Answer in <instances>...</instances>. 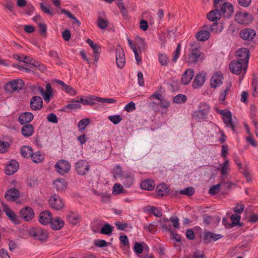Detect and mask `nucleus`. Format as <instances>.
Wrapping results in <instances>:
<instances>
[{
    "label": "nucleus",
    "mask_w": 258,
    "mask_h": 258,
    "mask_svg": "<svg viewBox=\"0 0 258 258\" xmlns=\"http://www.w3.org/2000/svg\"><path fill=\"white\" fill-rule=\"evenodd\" d=\"M50 225L53 230H60L64 226V222L60 218L56 217L52 218Z\"/></svg>",
    "instance_id": "obj_28"
},
{
    "label": "nucleus",
    "mask_w": 258,
    "mask_h": 258,
    "mask_svg": "<svg viewBox=\"0 0 258 258\" xmlns=\"http://www.w3.org/2000/svg\"><path fill=\"white\" fill-rule=\"evenodd\" d=\"M190 53L188 56L189 63H196L204 59V54L201 52L200 47L192 44L189 48Z\"/></svg>",
    "instance_id": "obj_1"
},
{
    "label": "nucleus",
    "mask_w": 258,
    "mask_h": 258,
    "mask_svg": "<svg viewBox=\"0 0 258 258\" xmlns=\"http://www.w3.org/2000/svg\"><path fill=\"white\" fill-rule=\"evenodd\" d=\"M229 161L227 159H225L224 163L220 164V168L218 170L222 177L226 176L230 171Z\"/></svg>",
    "instance_id": "obj_31"
},
{
    "label": "nucleus",
    "mask_w": 258,
    "mask_h": 258,
    "mask_svg": "<svg viewBox=\"0 0 258 258\" xmlns=\"http://www.w3.org/2000/svg\"><path fill=\"white\" fill-rule=\"evenodd\" d=\"M181 44L180 43H178L174 51V55L172 59V61L174 62H176L178 58H179L181 51Z\"/></svg>",
    "instance_id": "obj_58"
},
{
    "label": "nucleus",
    "mask_w": 258,
    "mask_h": 258,
    "mask_svg": "<svg viewBox=\"0 0 258 258\" xmlns=\"http://www.w3.org/2000/svg\"><path fill=\"white\" fill-rule=\"evenodd\" d=\"M141 187L143 189L152 190L154 188L155 183L152 180L146 179L141 183Z\"/></svg>",
    "instance_id": "obj_35"
},
{
    "label": "nucleus",
    "mask_w": 258,
    "mask_h": 258,
    "mask_svg": "<svg viewBox=\"0 0 258 258\" xmlns=\"http://www.w3.org/2000/svg\"><path fill=\"white\" fill-rule=\"evenodd\" d=\"M30 233L36 239L41 241L46 240L48 237L47 232L40 227L33 228Z\"/></svg>",
    "instance_id": "obj_9"
},
{
    "label": "nucleus",
    "mask_w": 258,
    "mask_h": 258,
    "mask_svg": "<svg viewBox=\"0 0 258 258\" xmlns=\"http://www.w3.org/2000/svg\"><path fill=\"white\" fill-rule=\"evenodd\" d=\"M3 209L4 212L6 213L9 219L15 224H18L20 223V220L15 214L14 212L12 211L9 206L6 204H3Z\"/></svg>",
    "instance_id": "obj_14"
},
{
    "label": "nucleus",
    "mask_w": 258,
    "mask_h": 258,
    "mask_svg": "<svg viewBox=\"0 0 258 258\" xmlns=\"http://www.w3.org/2000/svg\"><path fill=\"white\" fill-rule=\"evenodd\" d=\"M108 119L114 124H117L121 121L122 118L120 115H113L109 116Z\"/></svg>",
    "instance_id": "obj_54"
},
{
    "label": "nucleus",
    "mask_w": 258,
    "mask_h": 258,
    "mask_svg": "<svg viewBox=\"0 0 258 258\" xmlns=\"http://www.w3.org/2000/svg\"><path fill=\"white\" fill-rule=\"evenodd\" d=\"M146 210L148 212L152 213L156 217H161L162 215V212L159 208L154 206H148L146 208Z\"/></svg>",
    "instance_id": "obj_40"
},
{
    "label": "nucleus",
    "mask_w": 258,
    "mask_h": 258,
    "mask_svg": "<svg viewBox=\"0 0 258 258\" xmlns=\"http://www.w3.org/2000/svg\"><path fill=\"white\" fill-rule=\"evenodd\" d=\"M223 120L227 127L231 128L234 132H235V123L232 120V114L230 111L225 112L224 116H223Z\"/></svg>",
    "instance_id": "obj_18"
},
{
    "label": "nucleus",
    "mask_w": 258,
    "mask_h": 258,
    "mask_svg": "<svg viewBox=\"0 0 258 258\" xmlns=\"http://www.w3.org/2000/svg\"><path fill=\"white\" fill-rule=\"evenodd\" d=\"M18 162L16 160H11L6 166L5 173L9 175H13L18 170Z\"/></svg>",
    "instance_id": "obj_25"
},
{
    "label": "nucleus",
    "mask_w": 258,
    "mask_h": 258,
    "mask_svg": "<svg viewBox=\"0 0 258 258\" xmlns=\"http://www.w3.org/2000/svg\"><path fill=\"white\" fill-rule=\"evenodd\" d=\"M49 203L51 208L56 210H60L63 208L64 204L58 195L56 194L51 196L49 200Z\"/></svg>",
    "instance_id": "obj_7"
},
{
    "label": "nucleus",
    "mask_w": 258,
    "mask_h": 258,
    "mask_svg": "<svg viewBox=\"0 0 258 258\" xmlns=\"http://www.w3.org/2000/svg\"><path fill=\"white\" fill-rule=\"evenodd\" d=\"M136 45L138 47L137 49L140 52L144 51L147 47V45L146 44L144 39L141 38H139L137 39Z\"/></svg>",
    "instance_id": "obj_46"
},
{
    "label": "nucleus",
    "mask_w": 258,
    "mask_h": 258,
    "mask_svg": "<svg viewBox=\"0 0 258 258\" xmlns=\"http://www.w3.org/2000/svg\"><path fill=\"white\" fill-rule=\"evenodd\" d=\"M194 76V71L191 69H187L182 75L181 83L183 85H187Z\"/></svg>",
    "instance_id": "obj_24"
},
{
    "label": "nucleus",
    "mask_w": 258,
    "mask_h": 258,
    "mask_svg": "<svg viewBox=\"0 0 258 258\" xmlns=\"http://www.w3.org/2000/svg\"><path fill=\"white\" fill-rule=\"evenodd\" d=\"M221 184L220 183L214 185L210 188L209 193L212 195L218 193L220 191Z\"/></svg>",
    "instance_id": "obj_60"
},
{
    "label": "nucleus",
    "mask_w": 258,
    "mask_h": 258,
    "mask_svg": "<svg viewBox=\"0 0 258 258\" xmlns=\"http://www.w3.org/2000/svg\"><path fill=\"white\" fill-rule=\"evenodd\" d=\"M24 85V82L21 79L13 80L6 85V89L11 92L21 90Z\"/></svg>",
    "instance_id": "obj_10"
},
{
    "label": "nucleus",
    "mask_w": 258,
    "mask_h": 258,
    "mask_svg": "<svg viewBox=\"0 0 258 258\" xmlns=\"http://www.w3.org/2000/svg\"><path fill=\"white\" fill-rule=\"evenodd\" d=\"M52 219V215L49 211H44L39 214V222L43 225H47L50 224Z\"/></svg>",
    "instance_id": "obj_17"
},
{
    "label": "nucleus",
    "mask_w": 258,
    "mask_h": 258,
    "mask_svg": "<svg viewBox=\"0 0 258 258\" xmlns=\"http://www.w3.org/2000/svg\"><path fill=\"white\" fill-rule=\"evenodd\" d=\"M71 103L68 104L63 107V110L67 111V109L75 110L80 109L81 105L79 103V100H76L75 99H72Z\"/></svg>",
    "instance_id": "obj_36"
},
{
    "label": "nucleus",
    "mask_w": 258,
    "mask_h": 258,
    "mask_svg": "<svg viewBox=\"0 0 258 258\" xmlns=\"http://www.w3.org/2000/svg\"><path fill=\"white\" fill-rule=\"evenodd\" d=\"M221 238L220 234H215L210 232H206L205 233L204 241L206 243L215 241Z\"/></svg>",
    "instance_id": "obj_32"
},
{
    "label": "nucleus",
    "mask_w": 258,
    "mask_h": 258,
    "mask_svg": "<svg viewBox=\"0 0 258 258\" xmlns=\"http://www.w3.org/2000/svg\"><path fill=\"white\" fill-rule=\"evenodd\" d=\"M30 104L33 110H39L42 107L43 101L40 97L35 96L31 98Z\"/></svg>",
    "instance_id": "obj_16"
},
{
    "label": "nucleus",
    "mask_w": 258,
    "mask_h": 258,
    "mask_svg": "<svg viewBox=\"0 0 258 258\" xmlns=\"http://www.w3.org/2000/svg\"><path fill=\"white\" fill-rule=\"evenodd\" d=\"M221 16L225 18L231 17L234 12L233 6L229 3H225L220 8Z\"/></svg>",
    "instance_id": "obj_12"
},
{
    "label": "nucleus",
    "mask_w": 258,
    "mask_h": 258,
    "mask_svg": "<svg viewBox=\"0 0 258 258\" xmlns=\"http://www.w3.org/2000/svg\"><path fill=\"white\" fill-rule=\"evenodd\" d=\"M235 20L240 24H248L251 21V17L246 12H237L235 16Z\"/></svg>",
    "instance_id": "obj_11"
},
{
    "label": "nucleus",
    "mask_w": 258,
    "mask_h": 258,
    "mask_svg": "<svg viewBox=\"0 0 258 258\" xmlns=\"http://www.w3.org/2000/svg\"><path fill=\"white\" fill-rule=\"evenodd\" d=\"M34 132L33 126L30 124H26L24 125L21 129V133L26 137H30L33 135Z\"/></svg>",
    "instance_id": "obj_33"
},
{
    "label": "nucleus",
    "mask_w": 258,
    "mask_h": 258,
    "mask_svg": "<svg viewBox=\"0 0 258 258\" xmlns=\"http://www.w3.org/2000/svg\"><path fill=\"white\" fill-rule=\"evenodd\" d=\"M210 30L212 32L214 33H220L223 29L222 24H219L217 22L213 23L210 26Z\"/></svg>",
    "instance_id": "obj_42"
},
{
    "label": "nucleus",
    "mask_w": 258,
    "mask_h": 258,
    "mask_svg": "<svg viewBox=\"0 0 258 258\" xmlns=\"http://www.w3.org/2000/svg\"><path fill=\"white\" fill-rule=\"evenodd\" d=\"M69 222L73 224H77L80 220V217L78 214L74 213H71L67 216Z\"/></svg>",
    "instance_id": "obj_41"
},
{
    "label": "nucleus",
    "mask_w": 258,
    "mask_h": 258,
    "mask_svg": "<svg viewBox=\"0 0 258 258\" xmlns=\"http://www.w3.org/2000/svg\"><path fill=\"white\" fill-rule=\"evenodd\" d=\"M121 181L126 187H130L133 183L134 176L131 174H124L120 179Z\"/></svg>",
    "instance_id": "obj_29"
},
{
    "label": "nucleus",
    "mask_w": 258,
    "mask_h": 258,
    "mask_svg": "<svg viewBox=\"0 0 258 258\" xmlns=\"http://www.w3.org/2000/svg\"><path fill=\"white\" fill-rule=\"evenodd\" d=\"M123 192L124 188L120 183H116L114 184L112 191L113 195H118Z\"/></svg>",
    "instance_id": "obj_49"
},
{
    "label": "nucleus",
    "mask_w": 258,
    "mask_h": 258,
    "mask_svg": "<svg viewBox=\"0 0 258 258\" xmlns=\"http://www.w3.org/2000/svg\"><path fill=\"white\" fill-rule=\"evenodd\" d=\"M236 57L237 60H240L248 64L249 57V50L247 48H241L236 51Z\"/></svg>",
    "instance_id": "obj_8"
},
{
    "label": "nucleus",
    "mask_w": 258,
    "mask_h": 258,
    "mask_svg": "<svg viewBox=\"0 0 258 258\" xmlns=\"http://www.w3.org/2000/svg\"><path fill=\"white\" fill-rule=\"evenodd\" d=\"M94 244L99 247H103L107 246V242L102 239H97L94 242Z\"/></svg>",
    "instance_id": "obj_63"
},
{
    "label": "nucleus",
    "mask_w": 258,
    "mask_h": 258,
    "mask_svg": "<svg viewBox=\"0 0 258 258\" xmlns=\"http://www.w3.org/2000/svg\"><path fill=\"white\" fill-rule=\"evenodd\" d=\"M210 110L208 104L201 102L199 104V109L193 113V118L197 121H200L207 118V114Z\"/></svg>",
    "instance_id": "obj_2"
},
{
    "label": "nucleus",
    "mask_w": 258,
    "mask_h": 258,
    "mask_svg": "<svg viewBox=\"0 0 258 258\" xmlns=\"http://www.w3.org/2000/svg\"><path fill=\"white\" fill-rule=\"evenodd\" d=\"M87 43L93 50V52L100 51V46L97 43H94L90 39H88L86 41Z\"/></svg>",
    "instance_id": "obj_57"
},
{
    "label": "nucleus",
    "mask_w": 258,
    "mask_h": 258,
    "mask_svg": "<svg viewBox=\"0 0 258 258\" xmlns=\"http://www.w3.org/2000/svg\"><path fill=\"white\" fill-rule=\"evenodd\" d=\"M95 100L97 101L100 102H101V103H114L117 102V101L114 99L101 98V97H95Z\"/></svg>",
    "instance_id": "obj_53"
},
{
    "label": "nucleus",
    "mask_w": 258,
    "mask_h": 258,
    "mask_svg": "<svg viewBox=\"0 0 258 258\" xmlns=\"http://www.w3.org/2000/svg\"><path fill=\"white\" fill-rule=\"evenodd\" d=\"M64 91L67 93L71 95H76L77 94V91L75 90L72 87L68 85L64 86V88L62 89Z\"/></svg>",
    "instance_id": "obj_59"
},
{
    "label": "nucleus",
    "mask_w": 258,
    "mask_h": 258,
    "mask_svg": "<svg viewBox=\"0 0 258 258\" xmlns=\"http://www.w3.org/2000/svg\"><path fill=\"white\" fill-rule=\"evenodd\" d=\"M95 97L91 96L89 97V100L86 98L81 97L80 99L79 100V103L81 102L84 105H90L93 103V101L95 100Z\"/></svg>",
    "instance_id": "obj_56"
},
{
    "label": "nucleus",
    "mask_w": 258,
    "mask_h": 258,
    "mask_svg": "<svg viewBox=\"0 0 258 258\" xmlns=\"http://www.w3.org/2000/svg\"><path fill=\"white\" fill-rule=\"evenodd\" d=\"M89 163L86 160H79L75 164V170L80 175H86L90 170Z\"/></svg>",
    "instance_id": "obj_5"
},
{
    "label": "nucleus",
    "mask_w": 258,
    "mask_h": 258,
    "mask_svg": "<svg viewBox=\"0 0 258 258\" xmlns=\"http://www.w3.org/2000/svg\"><path fill=\"white\" fill-rule=\"evenodd\" d=\"M113 228L109 224H105L101 229L100 233L101 234L109 235L111 234Z\"/></svg>",
    "instance_id": "obj_47"
},
{
    "label": "nucleus",
    "mask_w": 258,
    "mask_h": 258,
    "mask_svg": "<svg viewBox=\"0 0 258 258\" xmlns=\"http://www.w3.org/2000/svg\"><path fill=\"white\" fill-rule=\"evenodd\" d=\"M54 170L59 175H64L68 174L71 168L70 163L67 160L60 159L58 160L54 166Z\"/></svg>",
    "instance_id": "obj_4"
},
{
    "label": "nucleus",
    "mask_w": 258,
    "mask_h": 258,
    "mask_svg": "<svg viewBox=\"0 0 258 258\" xmlns=\"http://www.w3.org/2000/svg\"><path fill=\"white\" fill-rule=\"evenodd\" d=\"M205 81V73L201 72L197 75L192 83V87L195 89L198 88L203 85Z\"/></svg>",
    "instance_id": "obj_23"
},
{
    "label": "nucleus",
    "mask_w": 258,
    "mask_h": 258,
    "mask_svg": "<svg viewBox=\"0 0 258 258\" xmlns=\"http://www.w3.org/2000/svg\"><path fill=\"white\" fill-rule=\"evenodd\" d=\"M116 63L118 68H123L125 62V54L122 48L118 45L115 49Z\"/></svg>",
    "instance_id": "obj_6"
},
{
    "label": "nucleus",
    "mask_w": 258,
    "mask_h": 258,
    "mask_svg": "<svg viewBox=\"0 0 258 258\" xmlns=\"http://www.w3.org/2000/svg\"><path fill=\"white\" fill-rule=\"evenodd\" d=\"M256 32L251 28H246L242 30L239 33L240 37L245 40H251L255 36Z\"/></svg>",
    "instance_id": "obj_15"
},
{
    "label": "nucleus",
    "mask_w": 258,
    "mask_h": 258,
    "mask_svg": "<svg viewBox=\"0 0 258 258\" xmlns=\"http://www.w3.org/2000/svg\"><path fill=\"white\" fill-rule=\"evenodd\" d=\"M136 109V104L134 102L131 101L127 103L125 106H124V110L128 112L133 111L135 110Z\"/></svg>",
    "instance_id": "obj_61"
},
{
    "label": "nucleus",
    "mask_w": 258,
    "mask_h": 258,
    "mask_svg": "<svg viewBox=\"0 0 258 258\" xmlns=\"http://www.w3.org/2000/svg\"><path fill=\"white\" fill-rule=\"evenodd\" d=\"M21 217L26 221H29L34 217V212L32 209L29 207H25L20 211Z\"/></svg>",
    "instance_id": "obj_19"
},
{
    "label": "nucleus",
    "mask_w": 258,
    "mask_h": 258,
    "mask_svg": "<svg viewBox=\"0 0 258 258\" xmlns=\"http://www.w3.org/2000/svg\"><path fill=\"white\" fill-rule=\"evenodd\" d=\"M156 191L158 196H164L169 192V189L165 184L162 183L157 186Z\"/></svg>",
    "instance_id": "obj_34"
},
{
    "label": "nucleus",
    "mask_w": 258,
    "mask_h": 258,
    "mask_svg": "<svg viewBox=\"0 0 258 258\" xmlns=\"http://www.w3.org/2000/svg\"><path fill=\"white\" fill-rule=\"evenodd\" d=\"M48 55L55 61L56 64L60 65L61 63L60 57L57 51L50 50L48 52Z\"/></svg>",
    "instance_id": "obj_38"
},
{
    "label": "nucleus",
    "mask_w": 258,
    "mask_h": 258,
    "mask_svg": "<svg viewBox=\"0 0 258 258\" xmlns=\"http://www.w3.org/2000/svg\"><path fill=\"white\" fill-rule=\"evenodd\" d=\"M89 123L90 119L88 118H84L80 120L78 123L79 131L82 133Z\"/></svg>",
    "instance_id": "obj_44"
},
{
    "label": "nucleus",
    "mask_w": 258,
    "mask_h": 258,
    "mask_svg": "<svg viewBox=\"0 0 258 258\" xmlns=\"http://www.w3.org/2000/svg\"><path fill=\"white\" fill-rule=\"evenodd\" d=\"M34 118L33 114L29 112H25L22 113L18 119L19 123L21 124H28V123L31 122Z\"/></svg>",
    "instance_id": "obj_26"
},
{
    "label": "nucleus",
    "mask_w": 258,
    "mask_h": 258,
    "mask_svg": "<svg viewBox=\"0 0 258 258\" xmlns=\"http://www.w3.org/2000/svg\"><path fill=\"white\" fill-rule=\"evenodd\" d=\"M158 60L162 66H167L169 62V58L167 55L164 53H160L158 54Z\"/></svg>",
    "instance_id": "obj_43"
},
{
    "label": "nucleus",
    "mask_w": 258,
    "mask_h": 258,
    "mask_svg": "<svg viewBox=\"0 0 258 258\" xmlns=\"http://www.w3.org/2000/svg\"><path fill=\"white\" fill-rule=\"evenodd\" d=\"M60 13L66 14L69 18L74 20L73 23H77L78 25H80V21L70 12L66 9H62L60 11Z\"/></svg>",
    "instance_id": "obj_50"
},
{
    "label": "nucleus",
    "mask_w": 258,
    "mask_h": 258,
    "mask_svg": "<svg viewBox=\"0 0 258 258\" xmlns=\"http://www.w3.org/2000/svg\"><path fill=\"white\" fill-rule=\"evenodd\" d=\"M31 157L33 161L36 163H40L44 159V155L39 151L35 153H33Z\"/></svg>",
    "instance_id": "obj_45"
},
{
    "label": "nucleus",
    "mask_w": 258,
    "mask_h": 258,
    "mask_svg": "<svg viewBox=\"0 0 258 258\" xmlns=\"http://www.w3.org/2000/svg\"><path fill=\"white\" fill-rule=\"evenodd\" d=\"M113 173L115 178H121L123 175L121 168L119 166H116L113 168Z\"/></svg>",
    "instance_id": "obj_51"
},
{
    "label": "nucleus",
    "mask_w": 258,
    "mask_h": 258,
    "mask_svg": "<svg viewBox=\"0 0 258 258\" xmlns=\"http://www.w3.org/2000/svg\"><path fill=\"white\" fill-rule=\"evenodd\" d=\"M204 30L198 32L196 34L197 39L200 41H205L208 40L210 37V32L208 30L209 26L205 25L203 26Z\"/></svg>",
    "instance_id": "obj_20"
},
{
    "label": "nucleus",
    "mask_w": 258,
    "mask_h": 258,
    "mask_svg": "<svg viewBox=\"0 0 258 258\" xmlns=\"http://www.w3.org/2000/svg\"><path fill=\"white\" fill-rule=\"evenodd\" d=\"M108 24L109 23L107 19L103 18L101 15L98 16L97 25L99 28L104 30L107 27Z\"/></svg>",
    "instance_id": "obj_37"
},
{
    "label": "nucleus",
    "mask_w": 258,
    "mask_h": 258,
    "mask_svg": "<svg viewBox=\"0 0 258 258\" xmlns=\"http://www.w3.org/2000/svg\"><path fill=\"white\" fill-rule=\"evenodd\" d=\"M187 97L183 94H178L175 96L173 99L174 102L178 104L185 103L187 101Z\"/></svg>",
    "instance_id": "obj_48"
},
{
    "label": "nucleus",
    "mask_w": 258,
    "mask_h": 258,
    "mask_svg": "<svg viewBox=\"0 0 258 258\" xmlns=\"http://www.w3.org/2000/svg\"><path fill=\"white\" fill-rule=\"evenodd\" d=\"M41 10L45 14H49L51 16L53 15L52 12L50 10V7L49 5L44 4L43 3L40 4Z\"/></svg>",
    "instance_id": "obj_52"
},
{
    "label": "nucleus",
    "mask_w": 258,
    "mask_h": 258,
    "mask_svg": "<svg viewBox=\"0 0 258 258\" xmlns=\"http://www.w3.org/2000/svg\"><path fill=\"white\" fill-rule=\"evenodd\" d=\"M21 154L24 158H29L32 155L33 151L31 147L23 146L21 149Z\"/></svg>",
    "instance_id": "obj_39"
},
{
    "label": "nucleus",
    "mask_w": 258,
    "mask_h": 258,
    "mask_svg": "<svg viewBox=\"0 0 258 258\" xmlns=\"http://www.w3.org/2000/svg\"><path fill=\"white\" fill-rule=\"evenodd\" d=\"M222 75L220 72H216L213 74L210 80V85L213 88L219 86L222 83Z\"/></svg>",
    "instance_id": "obj_21"
},
{
    "label": "nucleus",
    "mask_w": 258,
    "mask_h": 258,
    "mask_svg": "<svg viewBox=\"0 0 258 258\" xmlns=\"http://www.w3.org/2000/svg\"><path fill=\"white\" fill-rule=\"evenodd\" d=\"M231 222L234 225L238 224L240 219V216L237 214H233L230 217Z\"/></svg>",
    "instance_id": "obj_64"
},
{
    "label": "nucleus",
    "mask_w": 258,
    "mask_h": 258,
    "mask_svg": "<svg viewBox=\"0 0 258 258\" xmlns=\"http://www.w3.org/2000/svg\"><path fill=\"white\" fill-rule=\"evenodd\" d=\"M39 91L42 96L44 101L48 103L52 96V89L51 85L48 83L46 85V91L42 87L39 88Z\"/></svg>",
    "instance_id": "obj_13"
},
{
    "label": "nucleus",
    "mask_w": 258,
    "mask_h": 258,
    "mask_svg": "<svg viewBox=\"0 0 258 258\" xmlns=\"http://www.w3.org/2000/svg\"><path fill=\"white\" fill-rule=\"evenodd\" d=\"M53 185L57 191H63L67 188L68 182L64 179L58 178L53 181Z\"/></svg>",
    "instance_id": "obj_27"
},
{
    "label": "nucleus",
    "mask_w": 258,
    "mask_h": 258,
    "mask_svg": "<svg viewBox=\"0 0 258 258\" xmlns=\"http://www.w3.org/2000/svg\"><path fill=\"white\" fill-rule=\"evenodd\" d=\"M195 193V189L192 187H188L184 189L181 190L180 194L183 195L190 196Z\"/></svg>",
    "instance_id": "obj_55"
},
{
    "label": "nucleus",
    "mask_w": 258,
    "mask_h": 258,
    "mask_svg": "<svg viewBox=\"0 0 258 258\" xmlns=\"http://www.w3.org/2000/svg\"><path fill=\"white\" fill-rule=\"evenodd\" d=\"M247 65L240 60H233L229 64V69L232 73L236 75L245 74Z\"/></svg>",
    "instance_id": "obj_3"
},
{
    "label": "nucleus",
    "mask_w": 258,
    "mask_h": 258,
    "mask_svg": "<svg viewBox=\"0 0 258 258\" xmlns=\"http://www.w3.org/2000/svg\"><path fill=\"white\" fill-rule=\"evenodd\" d=\"M221 14L218 8H215V10H213L209 12L207 15V18L210 21H217L221 18Z\"/></svg>",
    "instance_id": "obj_30"
},
{
    "label": "nucleus",
    "mask_w": 258,
    "mask_h": 258,
    "mask_svg": "<svg viewBox=\"0 0 258 258\" xmlns=\"http://www.w3.org/2000/svg\"><path fill=\"white\" fill-rule=\"evenodd\" d=\"M20 196L19 191L15 188H12L8 190L5 194V198L9 201H14L18 199Z\"/></svg>",
    "instance_id": "obj_22"
},
{
    "label": "nucleus",
    "mask_w": 258,
    "mask_h": 258,
    "mask_svg": "<svg viewBox=\"0 0 258 258\" xmlns=\"http://www.w3.org/2000/svg\"><path fill=\"white\" fill-rule=\"evenodd\" d=\"M134 250L136 253L137 254H141L143 252V245L139 243L136 242L134 245Z\"/></svg>",
    "instance_id": "obj_62"
}]
</instances>
